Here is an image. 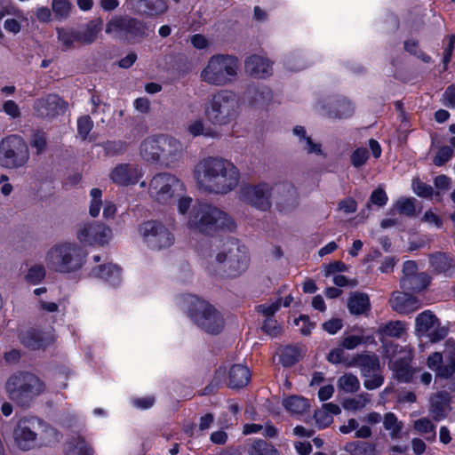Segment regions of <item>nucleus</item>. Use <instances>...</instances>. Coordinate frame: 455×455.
<instances>
[{"instance_id":"nucleus-29","label":"nucleus","mask_w":455,"mask_h":455,"mask_svg":"<svg viewBox=\"0 0 455 455\" xmlns=\"http://www.w3.org/2000/svg\"><path fill=\"white\" fill-rule=\"evenodd\" d=\"M66 455H94V450L85 441V439L77 435L71 437L68 443L65 450Z\"/></svg>"},{"instance_id":"nucleus-18","label":"nucleus","mask_w":455,"mask_h":455,"mask_svg":"<svg viewBox=\"0 0 455 455\" xmlns=\"http://www.w3.org/2000/svg\"><path fill=\"white\" fill-rule=\"evenodd\" d=\"M430 271L436 275L455 277V257L451 253L435 251L428 256Z\"/></svg>"},{"instance_id":"nucleus-53","label":"nucleus","mask_w":455,"mask_h":455,"mask_svg":"<svg viewBox=\"0 0 455 455\" xmlns=\"http://www.w3.org/2000/svg\"><path fill=\"white\" fill-rule=\"evenodd\" d=\"M93 127V122L89 116H84L77 120V133L85 140Z\"/></svg>"},{"instance_id":"nucleus-6","label":"nucleus","mask_w":455,"mask_h":455,"mask_svg":"<svg viewBox=\"0 0 455 455\" xmlns=\"http://www.w3.org/2000/svg\"><path fill=\"white\" fill-rule=\"evenodd\" d=\"M239 68V60L229 54L212 55L200 73L203 82L214 86H225L233 83Z\"/></svg>"},{"instance_id":"nucleus-14","label":"nucleus","mask_w":455,"mask_h":455,"mask_svg":"<svg viewBox=\"0 0 455 455\" xmlns=\"http://www.w3.org/2000/svg\"><path fill=\"white\" fill-rule=\"evenodd\" d=\"M272 188L267 183L246 186L243 189V198L252 206L261 211H267L271 206L270 191Z\"/></svg>"},{"instance_id":"nucleus-64","label":"nucleus","mask_w":455,"mask_h":455,"mask_svg":"<svg viewBox=\"0 0 455 455\" xmlns=\"http://www.w3.org/2000/svg\"><path fill=\"white\" fill-rule=\"evenodd\" d=\"M455 374V356L451 357L438 371V378L449 379Z\"/></svg>"},{"instance_id":"nucleus-22","label":"nucleus","mask_w":455,"mask_h":455,"mask_svg":"<svg viewBox=\"0 0 455 455\" xmlns=\"http://www.w3.org/2000/svg\"><path fill=\"white\" fill-rule=\"evenodd\" d=\"M246 72L254 78H266L272 75V62L266 57L253 54L245 60Z\"/></svg>"},{"instance_id":"nucleus-32","label":"nucleus","mask_w":455,"mask_h":455,"mask_svg":"<svg viewBox=\"0 0 455 455\" xmlns=\"http://www.w3.org/2000/svg\"><path fill=\"white\" fill-rule=\"evenodd\" d=\"M128 21V16H114L106 26V33L115 37L126 38Z\"/></svg>"},{"instance_id":"nucleus-44","label":"nucleus","mask_w":455,"mask_h":455,"mask_svg":"<svg viewBox=\"0 0 455 455\" xmlns=\"http://www.w3.org/2000/svg\"><path fill=\"white\" fill-rule=\"evenodd\" d=\"M353 111L354 108L351 102L347 100H342L336 103L334 109L330 111L328 115L332 118H346L351 116Z\"/></svg>"},{"instance_id":"nucleus-3","label":"nucleus","mask_w":455,"mask_h":455,"mask_svg":"<svg viewBox=\"0 0 455 455\" xmlns=\"http://www.w3.org/2000/svg\"><path fill=\"white\" fill-rule=\"evenodd\" d=\"M247 248L235 238L228 239L208 267L209 271L227 277H236L249 267Z\"/></svg>"},{"instance_id":"nucleus-1","label":"nucleus","mask_w":455,"mask_h":455,"mask_svg":"<svg viewBox=\"0 0 455 455\" xmlns=\"http://www.w3.org/2000/svg\"><path fill=\"white\" fill-rule=\"evenodd\" d=\"M193 176L199 190L212 195H227L240 181V171L229 159L222 156L201 158L194 166Z\"/></svg>"},{"instance_id":"nucleus-38","label":"nucleus","mask_w":455,"mask_h":455,"mask_svg":"<svg viewBox=\"0 0 455 455\" xmlns=\"http://www.w3.org/2000/svg\"><path fill=\"white\" fill-rule=\"evenodd\" d=\"M300 356L299 349L294 346H286L280 349V363L284 367H291L299 362Z\"/></svg>"},{"instance_id":"nucleus-54","label":"nucleus","mask_w":455,"mask_h":455,"mask_svg":"<svg viewBox=\"0 0 455 455\" xmlns=\"http://www.w3.org/2000/svg\"><path fill=\"white\" fill-rule=\"evenodd\" d=\"M384 383V377L381 370L378 372H372L368 378H364L363 386L368 390H374L381 387Z\"/></svg>"},{"instance_id":"nucleus-8","label":"nucleus","mask_w":455,"mask_h":455,"mask_svg":"<svg viewBox=\"0 0 455 455\" xmlns=\"http://www.w3.org/2000/svg\"><path fill=\"white\" fill-rule=\"evenodd\" d=\"M238 101L235 94L228 90L214 93L205 108L207 119L215 125L231 123L237 116Z\"/></svg>"},{"instance_id":"nucleus-12","label":"nucleus","mask_w":455,"mask_h":455,"mask_svg":"<svg viewBox=\"0 0 455 455\" xmlns=\"http://www.w3.org/2000/svg\"><path fill=\"white\" fill-rule=\"evenodd\" d=\"M144 241L153 250L170 247L174 242L173 235L160 222L149 220L140 227Z\"/></svg>"},{"instance_id":"nucleus-55","label":"nucleus","mask_w":455,"mask_h":455,"mask_svg":"<svg viewBox=\"0 0 455 455\" xmlns=\"http://www.w3.org/2000/svg\"><path fill=\"white\" fill-rule=\"evenodd\" d=\"M368 159L369 152L365 148H356L350 156L351 164L355 168L364 165Z\"/></svg>"},{"instance_id":"nucleus-19","label":"nucleus","mask_w":455,"mask_h":455,"mask_svg":"<svg viewBox=\"0 0 455 455\" xmlns=\"http://www.w3.org/2000/svg\"><path fill=\"white\" fill-rule=\"evenodd\" d=\"M67 108V103L58 95L50 94L45 98L37 99L34 109L42 117H52L62 114Z\"/></svg>"},{"instance_id":"nucleus-11","label":"nucleus","mask_w":455,"mask_h":455,"mask_svg":"<svg viewBox=\"0 0 455 455\" xmlns=\"http://www.w3.org/2000/svg\"><path fill=\"white\" fill-rule=\"evenodd\" d=\"M190 315L195 323L210 334L220 333L224 327L220 313L208 302L196 298Z\"/></svg>"},{"instance_id":"nucleus-61","label":"nucleus","mask_w":455,"mask_h":455,"mask_svg":"<svg viewBox=\"0 0 455 455\" xmlns=\"http://www.w3.org/2000/svg\"><path fill=\"white\" fill-rule=\"evenodd\" d=\"M452 156V149L444 146L442 147L436 153L435 156L433 159V163L436 166H443L445 163H447Z\"/></svg>"},{"instance_id":"nucleus-59","label":"nucleus","mask_w":455,"mask_h":455,"mask_svg":"<svg viewBox=\"0 0 455 455\" xmlns=\"http://www.w3.org/2000/svg\"><path fill=\"white\" fill-rule=\"evenodd\" d=\"M46 135L42 131H36L33 133L30 145L36 149L38 154L42 153L46 148Z\"/></svg>"},{"instance_id":"nucleus-33","label":"nucleus","mask_w":455,"mask_h":455,"mask_svg":"<svg viewBox=\"0 0 455 455\" xmlns=\"http://www.w3.org/2000/svg\"><path fill=\"white\" fill-rule=\"evenodd\" d=\"M448 407V395L440 393L431 399L430 413L435 420H441L445 417Z\"/></svg>"},{"instance_id":"nucleus-31","label":"nucleus","mask_w":455,"mask_h":455,"mask_svg":"<svg viewBox=\"0 0 455 455\" xmlns=\"http://www.w3.org/2000/svg\"><path fill=\"white\" fill-rule=\"evenodd\" d=\"M347 307L352 315H363L370 310V299L364 293L355 292L349 298Z\"/></svg>"},{"instance_id":"nucleus-5","label":"nucleus","mask_w":455,"mask_h":455,"mask_svg":"<svg viewBox=\"0 0 455 455\" xmlns=\"http://www.w3.org/2000/svg\"><path fill=\"white\" fill-rule=\"evenodd\" d=\"M4 388L12 401L18 405L28 406L44 392V385L35 374L17 371L7 379Z\"/></svg>"},{"instance_id":"nucleus-41","label":"nucleus","mask_w":455,"mask_h":455,"mask_svg":"<svg viewBox=\"0 0 455 455\" xmlns=\"http://www.w3.org/2000/svg\"><path fill=\"white\" fill-rule=\"evenodd\" d=\"M338 387L346 393H355L360 388L358 378L352 373H345L338 379Z\"/></svg>"},{"instance_id":"nucleus-17","label":"nucleus","mask_w":455,"mask_h":455,"mask_svg":"<svg viewBox=\"0 0 455 455\" xmlns=\"http://www.w3.org/2000/svg\"><path fill=\"white\" fill-rule=\"evenodd\" d=\"M162 144L159 163L166 167H172L182 156V144L173 137L160 134Z\"/></svg>"},{"instance_id":"nucleus-7","label":"nucleus","mask_w":455,"mask_h":455,"mask_svg":"<svg viewBox=\"0 0 455 455\" xmlns=\"http://www.w3.org/2000/svg\"><path fill=\"white\" fill-rule=\"evenodd\" d=\"M86 252L74 243L54 245L46 255L47 266L59 273L68 274L78 271L84 265Z\"/></svg>"},{"instance_id":"nucleus-56","label":"nucleus","mask_w":455,"mask_h":455,"mask_svg":"<svg viewBox=\"0 0 455 455\" xmlns=\"http://www.w3.org/2000/svg\"><path fill=\"white\" fill-rule=\"evenodd\" d=\"M449 330L447 327L441 325L440 322L435 324L432 330L427 332V337L432 343H436L443 340L448 335Z\"/></svg>"},{"instance_id":"nucleus-62","label":"nucleus","mask_w":455,"mask_h":455,"mask_svg":"<svg viewBox=\"0 0 455 455\" xmlns=\"http://www.w3.org/2000/svg\"><path fill=\"white\" fill-rule=\"evenodd\" d=\"M294 323L297 326L300 325L299 331L304 336L309 335L315 326V324L312 323L309 320V317L306 315H301L299 318L295 319Z\"/></svg>"},{"instance_id":"nucleus-20","label":"nucleus","mask_w":455,"mask_h":455,"mask_svg":"<svg viewBox=\"0 0 455 455\" xmlns=\"http://www.w3.org/2000/svg\"><path fill=\"white\" fill-rule=\"evenodd\" d=\"M393 310L399 314H411L421 307L420 300L406 292L395 291L389 299Z\"/></svg>"},{"instance_id":"nucleus-34","label":"nucleus","mask_w":455,"mask_h":455,"mask_svg":"<svg viewBox=\"0 0 455 455\" xmlns=\"http://www.w3.org/2000/svg\"><path fill=\"white\" fill-rule=\"evenodd\" d=\"M283 405L290 413L295 415L303 414L309 408L308 400L298 395H291L284 399Z\"/></svg>"},{"instance_id":"nucleus-24","label":"nucleus","mask_w":455,"mask_h":455,"mask_svg":"<svg viewBox=\"0 0 455 455\" xmlns=\"http://www.w3.org/2000/svg\"><path fill=\"white\" fill-rule=\"evenodd\" d=\"M412 357V353L409 350L403 357L391 362L389 367L398 381L408 383L412 379L415 371L411 366Z\"/></svg>"},{"instance_id":"nucleus-10","label":"nucleus","mask_w":455,"mask_h":455,"mask_svg":"<svg viewBox=\"0 0 455 455\" xmlns=\"http://www.w3.org/2000/svg\"><path fill=\"white\" fill-rule=\"evenodd\" d=\"M29 158L27 142L19 135L12 134L0 142V166L9 169L22 167Z\"/></svg>"},{"instance_id":"nucleus-57","label":"nucleus","mask_w":455,"mask_h":455,"mask_svg":"<svg viewBox=\"0 0 455 455\" xmlns=\"http://www.w3.org/2000/svg\"><path fill=\"white\" fill-rule=\"evenodd\" d=\"M387 200L388 197L385 190L381 188H378L377 189L372 191L370 196V201L367 204V207L369 208L371 204L378 207H383L384 205L387 204Z\"/></svg>"},{"instance_id":"nucleus-39","label":"nucleus","mask_w":455,"mask_h":455,"mask_svg":"<svg viewBox=\"0 0 455 455\" xmlns=\"http://www.w3.org/2000/svg\"><path fill=\"white\" fill-rule=\"evenodd\" d=\"M405 331V324L401 321H391L379 326L378 333L381 336L401 338Z\"/></svg>"},{"instance_id":"nucleus-16","label":"nucleus","mask_w":455,"mask_h":455,"mask_svg":"<svg viewBox=\"0 0 455 455\" xmlns=\"http://www.w3.org/2000/svg\"><path fill=\"white\" fill-rule=\"evenodd\" d=\"M143 176L142 168L136 164H121L110 173V180L118 186L136 184Z\"/></svg>"},{"instance_id":"nucleus-51","label":"nucleus","mask_w":455,"mask_h":455,"mask_svg":"<svg viewBox=\"0 0 455 455\" xmlns=\"http://www.w3.org/2000/svg\"><path fill=\"white\" fill-rule=\"evenodd\" d=\"M52 8L59 19H66L70 12L71 4L68 0H52Z\"/></svg>"},{"instance_id":"nucleus-47","label":"nucleus","mask_w":455,"mask_h":455,"mask_svg":"<svg viewBox=\"0 0 455 455\" xmlns=\"http://www.w3.org/2000/svg\"><path fill=\"white\" fill-rule=\"evenodd\" d=\"M188 132L194 137L204 135L205 137L217 138L219 133L211 128L204 129L203 121L196 120L192 122L188 126Z\"/></svg>"},{"instance_id":"nucleus-21","label":"nucleus","mask_w":455,"mask_h":455,"mask_svg":"<svg viewBox=\"0 0 455 455\" xmlns=\"http://www.w3.org/2000/svg\"><path fill=\"white\" fill-rule=\"evenodd\" d=\"M347 367H358L363 378L381 370L379 356L374 353L357 354L347 363Z\"/></svg>"},{"instance_id":"nucleus-45","label":"nucleus","mask_w":455,"mask_h":455,"mask_svg":"<svg viewBox=\"0 0 455 455\" xmlns=\"http://www.w3.org/2000/svg\"><path fill=\"white\" fill-rule=\"evenodd\" d=\"M58 39L64 47L68 50L74 46L76 42L78 43V31L66 28H57Z\"/></svg>"},{"instance_id":"nucleus-23","label":"nucleus","mask_w":455,"mask_h":455,"mask_svg":"<svg viewBox=\"0 0 455 455\" xmlns=\"http://www.w3.org/2000/svg\"><path fill=\"white\" fill-rule=\"evenodd\" d=\"M21 343L29 349H44L54 340L49 332H43L36 329H28L20 336Z\"/></svg>"},{"instance_id":"nucleus-25","label":"nucleus","mask_w":455,"mask_h":455,"mask_svg":"<svg viewBox=\"0 0 455 455\" xmlns=\"http://www.w3.org/2000/svg\"><path fill=\"white\" fill-rule=\"evenodd\" d=\"M159 135H152L147 137L140 144V155L141 158L148 163H159L160 149L162 144Z\"/></svg>"},{"instance_id":"nucleus-35","label":"nucleus","mask_w":455,"mask_h":455,"mask_svg":"<svg viewBox=\"0 0 455 455\" xmlns=\"http://www.w3.org/2000/svg\"><path fill=\"white\" fill-rule=\"evenodd\" d=\"M383 427L389 432L391 439H398L403 428V423L398 420L396 415L393 412H387L383 416Z\"/></svg>"},{"instance_id":"nucleus-4","label":"nucleus","mask_w":455,"mask_h":455,"mask_svg":"<svg viewBox=\"0 0 455 455\" xmlns=\"http://www.w3.org/2000/svg\"><path fill=\"white\" fill-rule=\"evenodd\" d=\"M188 227L194 232L213 235L220 231H232L235 225L234 220L217 206L200 203L190 212Z\"/></svg>"},{"instance_id":"nucleus-50","label":"nucleus","mask_w":455,"mask_h":455,"mask_svg":"<svg viewBox=\"0 0 455 455\" xmlns=\"http://www.w3.org/2000/svg\"><path fill=\"white\" fill-rule=\"evenodd\" d=\"M293 133L305 141L304 148L307 153L318 154L321 152V145L314 143L310 137L306 136V130L303 126H296L293 129Z\"/></svg>"},{"instance_id":"nucleus-26","label":"nucleus","mask_w":455,"mask_h":455,"mask_svg":"<svg viewBox=\"0 0 455 455\" xmlns=\"http://www.w3.org/2000/svg\"><path fill=\"white\" fill-rule=\"evenodd\" d=\"M280 197L277 199V205L284 209L288 206H294L297 204L298 193L295 187L290 182L275 184L274 188Z\"/></svg>"},{"instance_id":"nucleus-40","label":"nucleus","mask_w":455,"mask_h":455,"mask_svg":"<svg viewBox=\"0 0 455 455\" xmlns=\"http://www.w3.org/2000/svg\"><path fill=\"white\" fill-rule=\"evenodd\" d=\"M345 450L350 453L358 451L359 455H379L375 445L367 442L355 441L347 443Z\"/></svg>"},{"instance_id":"nucleus-13","label":"nucleus","mask_w":455,"mask_h":455,"mask_svg":"<svg viewBox=\"0 0 455 455\" xmlns=\"http://www.w3.org/2000/svg\"><path fill=\"white\" fill-rule=\"evenodd\" d=\"M112 236V230L102 223L83 224L77 231L78 240L88 245H104Z\"/></svg>"},{"instance_id":"nucleus-52","label":"nucleus","mask_w":455,"mask_h":455,"mask_svg":"<svg viewBox=\"0 0 455 455\" xmlns=\"http://www.w3.org/2000/svg\"><path fill=\"white\" fill-rule=\"evenodd\" d=\"M92 196V202L90 204L89 212L92 217H97L100 212L101 208V196L102 192L99 188H92L90 193Z\"/></svg>"},{"instance_id":"nucleus-37","label":"nucleus","mask_w":455,"mask_h":455,"mask_svg":"<svg viewBox=\"0 0 455 455\" xmlns=\"http://www.w3.org/2000/svg\"><path fill=\"white\" fill-rule=\"evenodd\" d=\"M143 4V12L149 16H157L164 14L168 10V4L165 0H140Z\"/></svg>"},{"instance_id":"nucleus-42","label":"nucleus","mask_w":455,"mask_h":455,"mask_svg":"<svg viewBox=\"0 0 455 455\" xmlns=\"http://www.w3.org/2000/svg\"><path fill=\"white\" fill-rule=\"evenodd\" d=\"M413 427L419 434L426 435L427 440H434L435 438V426L427 418L415 420Z\"/></svg>"},{"instance_id":"nucleus-9","label":"nucleus","mask_w":455,"mask_h":455,"mask_svg":"<svg viewBox=\"0 0 455 455\" xmlns=\"http://www.w3.org/2000/svg\"><path fill=\"white\" fill-rule=\"evenodd\" d=\"M185 192L183 182L174 174L160 172L148 184L149 196L158 204H170Z\"/></svg>"},{"instance_id":"nucleus-43","label":"nucleus","mask_w":455,"mask_h":455,"mask_svg":"<svg viewBox=\"0 0 455 455\" xmlns=\"http://www.w3.org/2000/svg\"><path fill=\"white\" fill-rule=\"evenodd\" d=\"M146 29V25L142 21L129 17L126 39L142 38L147 36Z\"/></svg>"},{"instance_id":"nucleus-27","label":"nucleus","mask_w":455,"mask_h":455,"mask_svg":"<svg viewBox=\"0 0 455 455\" xmlns=\"http://www.w3.org/2000/svg\"><path fill=\"white\" fill-rule=\"evenodd\" d=\"M90 275L115 285L120 281L121 269L112 263L101 264L92 268Z\"/></svg>"},{"instance_id":"nucleus-2","label":"nucleus","mask_w":455,"mask_h":455,"mask_svg":"<svg viewBox=\"0 0 455 455\" xmlns=\"http://www.w3.org/2000/svg\"><path fill=\"white\" fill-rule=\"evenodd\" d=\"M15 445L22 451H30L59 443L60 432L36 417L20 419L13 429Z\"/></svg>"},{"instance_id":"nucleus-63","label":"nucleus","mask_w":455,"mask_h":455,"mask_svg":"<svg viewBox=\"0 0 455 455\" xmlns=\"http://www.w3.org/2000/svg\"><path fill=\"white\" fill-rule=\"evenodd\" d=\"M262 329L267 335L271 337H276L282 331V328L277 323L276 320L271 317L266 318L263 323Z\"/></svg>"},{"instance_id":"nucleus-58","label":"nucleus","mask_w":455,"mask_h":455,"mask_svg":"<svg viewBox=\"0 0 455 455\" xmlns=\"http://www.w3.org/2000/svg\"><path fill=\"white\" fill-rule=\"evenodd\" d=\"M281 299H278L276 301L270 304L259 305L256 307V310L258 313L262 314L266 318H273L275 312L278 311L281 307Z\"/></svg>"},{"instance_id":"nucleus-15","label":"nucleus","mask_w":455,"mask_h":455,"mask_svg":"<svg viewBox=\"0 0 455 455\" xmlns=\"http://www.w3.org/2000/svg\"><path fill=\"white\" fill-rule=\"evenodd\" d=\"M418 266L413 260H407L403 263V272L404 276L401 280V287L404 290L420 291L425 289L429 279L424 273L417 274Z\"/></svg>"},{"instance_id":"nucleus-46","label":"nucleus","mask_w":455,"mask_h":455,"mask_svg":"<svg viewBox=\"0 0 455 455\" xmlns=\"http://www.w3.org/2000/svg\"><path fill=\"white\" fill-rule=\"evenodd\" d=\"M101 28L99 24L95 22L89 23L84 31H78V43L91 44L94 42Z\"/></svg>"},{"instance_id":"nucleus-48","label":"nucleus","mask_w":455,"mask_h":455,"mask_svg":"<svg viewBox=\"0 0 455 455\" xmlns=\"http://www.w3.org/2000/svg\"><path fill=\"white\" fill-rule=\"evenodd\" d=\"M370 395L367 393H362L358 395L344 401L343 407L346 410L357 411L364 408L370 403Z\"/></svg>"},{"instance_id":"nucleus-49","label":"nucleus","mask_w":455,"mask_h":455,"mask_svg":"<svg viewBox=\"0 0 455 455\" xmlns=\"http://www.w3.org/2000/svg\"><path fill=\"white\" fill-rule=\"evenodd\" d=\"M395 207L400 214L412 217L415 214V199L414 198H400L396 201Z\"/></svg>"},{"instance_id":"nucleus-36","label":"nucleus","mask_w":455,"mask_h":455,"mask_svg":"<svg viewBox=\"0 0 455 455\" xmlns=\"http://www.w3.org/2000/svg\"><path fill=\"white\" fill-rule=\"evenodd\" d=\"M248 455H281V452L265 440L255 439L249 446Z\"/></svg>"},{"instance_id":"nucleus-28","label":"nucleus","mask_w":455,"mask_h":455,"mask_svg":"<svg viewBox=\"0 0 455 455\" xmlns=\"http://www.w3.org/2000/svg\"><path fill=\"white\" fill-rule=\"evenodd\" d=\"M251 379V372L248 367L243 364H234L228 371V385L230 388H241L245 387Z\"/></svg>"},{"instance_id":"nucleus-60","label":"nucleus","mask_w":455,"mask_h":455,"mask_svg":"<svg viewBox=\"0 0 455 455\" xmlns=\"http://www.w3.org/2000/svg\"><path fill=\"white\" fill-rule=\"evenodd\" d=\"M45 275V269L42 265H36L29 268L26 278L28 282L36 284L38 283Z\"/></svg>"},{"instance_id":"nucleus-30","label":"nucleus","mask_w":455,"mask_h":455,"mask_svg":"<svg viewBox=\"0 0 455 455\" xmlns=\"http://www.w3.org/2000/svg\"><path fill=\"white\" fill-rule=\"evenodd\" d=\"M438 318L430 310L419 314L415 319V329L419 336L427 335L438 323Z\"/></svg>"}]
</instances>
